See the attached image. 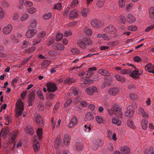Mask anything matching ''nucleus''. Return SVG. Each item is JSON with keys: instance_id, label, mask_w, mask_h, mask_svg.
Returning <instances> with one entry per match:
<instances>
[{"instance_id": "32", "label": "nucleus", "mask_w": 154, "mask_h": 154, "mask_svg": "<svg viewBox=\"0 0 154 154\" xmlns=\"http://www.w3.org/2000/svg\"><path fill=\"white\" fill-rule=\"evenodd\" d=\"M37 133L39 140H41L42 139V131L41 128H38L37 130Z\"/></svg>"}, {"instance_id": "53", "label": "nucleus", "mask_w": 154, "mask_h": 154, "mask_svg": "<svg viewBox=\"0 0 154 154\" xmlns=\"http://www.w3.org/2000/svg\"><path fill=\"white\" fill-rule=\"evenodd\" d=\"M78 4V1L77 0H73L72 2L70 7L72 8L77 7Z\"/></svg>"}, {"instance_id": "10", "label": "nucleus", "mask_w": 154, "mask_h": 154, "mask_svg": "<svg viewBox=\"0 0 154 154\" xmlns=\"http://www.w3.org/2000/svg\"><path fill=\"white\" fill-rule=\"evenodd\" d=\"M48 91L54 92L57 89L56 84L53 82H49L47 85Z\"/></svg>"}, {"instance_id": "1", "label": "nucleus", "mask_w": 154, "mask_h": 154, "mask_svg": "<svg viewBox=\"0 0 154 154\" xmlns=\"http://www.w3.org/2000/svg\"><path fill=\"white\" fill-rule=\"evenodd\" d=\"M92 43L91 41L90 38H84L79 39L77 41L78 45L82 49H85L87 45H90Z\"/></svg>"}, {"instance_id": "63", "label": "nucleus", "mask_w": 154, "mask_h": 154, "mask_svg": "<svg viewBox=\"0 0 154 154\" xmlns=\"http://www.w3.org/2000/svg\"><path fill=\"white\" fill-rule=\"evenodd\" d=\"M36 11V9L35 8L32 7L29 8L28 10V12L31 14L34 13Z\"/></svg>"}, {"instance_id": "41", "label": "nucleus", "mask_w": 154, "mask_h": 154, "mask_svg": "<svg viewBox=\"0 0 154 154\" xmlns=\"http://www.w3.org/2000/svg\"><path fill=\"white\" fill-rule=\"evenodd\" d=\"M24 0H19L20 5L18 7L19 9L23 11L24 10V8L23 7Z\"/></svg>"}, {"instance_id": "22", "label": "nucleus", "mask_w": 154, "mask_h": 154, "mask_svg": "<svg viewBox=\"0 0 154 154\" xmlns=\"http://www.w3.org/2000/svg\"><path fill=\"white\" fill-rule=\"evenodd\" d=\"M94 119V117L93 114L90 112H88L85 114L84 119L85 121H88L92 120Z\"/></svg>"}, {"instance_id": "48", "label": "nucleus", "mask_w": 154, "mask_h": 154, "mask_svg": "<svg viewBox=\"0 0 154 154\" xmlns=\"http://www.w3.org/2000/svg\"><path fill=\"white\" fill-rule=\"evenodd\" d=\"M112 123L117 124L119 126L121 124V121L119 119H113L112 121Z\"/></svg>"}, {"instance_id": "9", "label": "nucleus", "mask_w": 154, "mask_h": 154, "mask_svg": "<svg viewBox=\"0 0 154 154\" xmlns=\"http://www.w3.org/2000/svg\"><path fill=\"white\" fill-rule=\"evenodd\" d=\"M133 109L132 106L131 105L128 106L127 108L126 112L125 113V116L127 117L132 116L134 113Z\"/></svg>"}, {"instance_id": "29", "label": "nucleus", "mask_w": 154, "mask_h": 154, "mask_svg": "<svg viewBox=\"0 0 154 154\" xmlns=\"http://www.w3.org/2000/svg\"><path fill=\"white\" fill-rule=\"evenodd\" d=\"M141 126L143 129L146 130L147 128L148 122L145 119H143L141 121Z\"/></svg>"}, {"instance_id": "64", "label": "nucleus", "mask_w": 154, "mask_h": 154, "mask_svg": "<svg viewBox=\"0 0 154 154\" xmlns=\"http://www.w3.org/2000/svg\"><path fill=\"white\" fill-rule=\"evenodd\" d=\"M94 141L96 142V143L98 144L99 146H102L103 144V142H102V141L101 140L98 139Z\"/></svg>"}, {"instance_id": "7", "label": "nucleus", "mask_w": 154, "mask_h": 154, "mask_svg": "<svg viewBox=\"0 0 154 154\" xmlns=\"http://www.w3.org/2000/svg\"><path fill=\"white\" fill-rule=\"evenodd\" d=\"M34 116V121L39 126H42L43 125V120L40 115L36 114H35Z\"/></svg>"}, {"instance_id": "3", "label": "nucleus", "mask_w": 154, "mask_h": 154, "mask_svg": "<svg viewBox=\"0 0 154 154\" xmlns=\"http://www.w3.org/2000/svg\"><path fill=\"white\" fill-rule=\"evenodd\" d=\"M135 69L133 70L130 75V76L134 79L138 78L139 76L143 73V70L141 69H137L134 67Z\"/></svg>"}, {"instance_id": "8", "label": "nucleus", "mask_w": 154, "mask_h": 154, "mask_svg": "<svg viewBox=\"0 0 154 154\" xmlns=\"http://www.w3.org/2000/svg\"><path fill=\"white\" fill-rule=\"evenodd\" d=\"M86 92L89 95H92L95 93L98 92L97 88L94 86H93L86 88Z\"/></svg>"}, {"instance_id": "14", "label": "nucleus", "mask_w": 154, "mask_h": 154, "mask_svg": "<svg viewBox=\"0 0 154 154\" xmlns=\"http://www.w3.org/2000/svg\"><path fill=\"white\" fill-rule=\"evenodd\" d=\"M146 70L148 71L149 73L154 74V65L149 63L145 66Z\"/></svg>"}, {"instance_id": "15", "label": "nucleus", "mask_w": 154, "mask_h": 154, "mask_svg": "<svg viewBox=\"0 0 154 154\" xmlns=\"http://www.w3.org/2000/svg\"><path fill=\"white\" fill-rule=\"evenodd\" d=\"M52 48L54 49H57L58 51H62L64 48V45L60 43H57L56 44H54L52 46Z\"/></svg>"}, {"instance_id": "47", "label": "nucleus", "mask_w": 154, "mask_h": 154, "mask_svg": "<svg viewBox=\"0 0 154 154\" xmlns=\"http://www.w3.org/2000/svg\"><path fill=\"white\" fill-rule=\"evenodd\" d=\"M89 11V10L88 9L85 8L83 10L81 14L83 16L85 17L87 16Z\"/></svg>"}, {"instance_id": "27", "label": "nucleus", "mask_w": 154, "mask_h": 154, "mask_svg": "<svg viewBox=\"0 0 154 154\" xmlns=\"http://www.w3.org/2000/svg\"><path fill=\"white\" fill-rule=\"evenodd\" d=\"M40 145L38 142H37L36 143L34 141V144L33 145V148L35 152H36L39 150Z\"/></svg>"}, {"instance_id": "45", "label": "nucleus", "mask_w": 154, "mask_h": 154, "mask_svg": "<svg viewBox=\"0 0 154 154\" xmlns=\"http://www.w3.org/2000/svg\"><path fill=\"white\" fill-rule=\"evenodd\" d=\"M37 94L41 100H44V97L41 90H38L37 91Z\"/></svg>"}, {"instance_id": "2", "label": "nucleus", "mask_w": 154, "mask_h": 154, "mask_svg": "<svg viewBox=\"0 0 154 154\" xmlns=\"http://www.w3.org/2000/svg\"><path fill=\"white\" fill-rule=\"evenodd\" d=\"M24 109L23 104L21 100H18L16 103V117H18L21 114Z\"/></svg>"}, {"instance_id": "31", "label": "nucleus", "mask_w": 154, "mask_h": 154, "mask_svg": "<svg viewBox=\"0 0 154 154\" xmlns=\"http://www.w3.org/2000/svg\"><path fill=\"white\" fill-rule=\"evenodd\" d=\"M60 138V136H58L55 140L54 143V146L56 149H58L59 147V146Z\"/></svg>"}, {"instance_id": "50", "label": "nucleus", "mask_w": 154, "mask_h": 154, "mask_svg": "<svg viewBox=\"0 0 154 154\" xmlns=\"http://www.w3.org/2000/svg\"><path fill=\"white\" fill-rule=\"evenodd\" d=\"M24 5L26 7H31L33 5V4L32 2L30 1L26 0L25 2Z\"/></svg>"}, {"instance_id": "23", "label": "nucleus", "mask_w": 154, "mask_h": 154, "mask_svg": "<svg viewBox=\"0 0 154 154\" xmlns=\"http://www.w3.org/2000/svg\"><path fill=\"white\" fill-rule=\"evenodd\" d=\"M130 149L129 147L127 146H124L121 149V152L123 154H127L130 152Z\"/></svg>"}, {"instance_id": "38", "label": "nucleus", "mask_w": 154, "mask_h": 154, "mask_svg": "<svg viewBox=\"0 0 154 154\" xmlns=\"http://www.w3.org/2000/svg\"><path fill=\"white\" fill-rule=\"evenodd\" d=\"M52 16V14L51 13H49L44 14L42 16L44 19L45 20H47L50 19Z\"/></svg>"}, {"instance_id": "40", "label": "nucleus", "mask_w": 154, "mask_h": 154, "mask_svg": "<svg viewBox=\"0 0 154 154\" xmlns=\"http://www.w3.org/2000/svg\"><path fill=\"white\" fill-rule=\"evenodd\" d=\"M97 70V69L96 67H93L89 68L88 71L90 73V74H91V75H92L94 73V72L96 71Z\"/></svg>"}, {"instance_id": "39", "label": "nucleus", "mask_w": 154, "mask_h": 154, "mask_svg": "<svg viewBox=\"0 0 154 154\" xmlns=\"http://www.w3.org/2000/svg\"><path fill=\"white\" fill-rule=\"evenodd\" d=\"M91 146L92 149L94 150H96L99 147V146L97 144L96 142L94 140L92 142L91 145Z\"/></svg>"}, {"instance_id": "55", "label": "nucleus", "mask_w": 154, "mask_h": 154, "mask_svg": "<svg viewBox=\"0 0 154 154\" xmlns=\"http://www.w3.org/2000/svg\"><path fill=\"white\" fill-rule=\"evenodd\" d=\"M137 27L134 26H129L128 27V29L129 30L135 31L137 29Z\"/></svg>"}, {"instance_id": "6", "label": "nucleus", "mask_w": 154, "mask_h": 154, "mask_svg": "<svg viewBox=\"0 0 154 154\" xmlns=\"http://www.w3.org/2000/svg\"><path fill=\"white\" fill-rule=\"evenodd\" d=\"M103 31L105 32L109 33L111 34H114L117 32L116 29L112 25L105 27Z\"/></svg>"}, {"instance_id": "62", "label": "nucleus", "mask_w": 154, "mask_h": 154, "mask_svg": "<svg viewBox=\"0 0 154 154\" xmlns=\"http://www.w3.org/2000/svg\"><path fill=\"white\" fill-rule=\"evenodd\" d=\"M101 76L98 75H94L93 77V79L95 81H97L100 79Z\"/></svg>"}, {"instance_id": "13", "label": "nucleus", "mask_w": 154, "mask_h": 154, "mask_svg": "<svg viewBox=\"0 0 154 154\" xmlns=\"http://www.w3.org/2000/svg\"><path fill=\"white\" fill-rule=\"evenodd\" d=\"M12 26L10 24L4 27L3 32L4 35H8L10 33L12 29Z\"/></svg>"}, {"instance_id": "51", "label": "nucleus", "mask_w": 154, "mask_h": 154, "mask_svg": "<svg viewBox=\"0 0 154 154\" xmlns=\"http://www.w3.org/2000/svg\"><path fill=\"white\" fill-rule=\"evenodd\" d=\"M119 5L120 8H123L125 5V2L124 0H119Z\"/></svg>"}, {"instance_id": "43", "label": "nucleus", "mask_w": 154, "mask_h": 154, "mask_svg": "<svg viewBox=\"0 0 154 154\" xmlns=\"http://www.w3.org/2000/svg\"><path fill=\"white\" fill-rule=\"evenodd\" d=\"M105 1L99 0L97 3V6L99 8H102L103 6Z\"/></svg>"}, {"instance_id": "52", "label": "nucleus", "mask_w": 154, "mask_h": 154, "mask_svg": "<svg viewBox=\"0 0 154 154\" xmlns=\"http://www.w3.org/2000/svg\"><path fill=\"white\" fill-rule=\"evenodd\" d=\"M54 9H57L58 10H60L62 9V5L60 3H58L57 4L55 5L54 7Z\"/></svg>"}, {"instance_id": "30", "label": "nucleus", "mask_w": 154, "mask_h": 154, "mask_svg": "<svg viewBox=\"0 0 154 154\" xmlns=\"http://www.w3.org/2000/svg\"><path fill=\"white\" fill-rule=\"evenodd\" d=\"M46 35V33L45 31H41L37 34V37L40 39L44 38Z\"/></svg>"}, {"instance_id": "49", "label": "nucleus", "mask_w": 154, "mask_h": 154, "mask_svg": "<svg viewBox=\"0 0 154 154\" xmlns=\"http://www.w3.org/2000/svg\"><path fill=\"white\" fill-rule=\"evenodd\" d=\"M96 120L98 124H101L103 123V118L99 116H97L96 117Z\"/></svg>"}, {"instance_id": "17", "label": "nucleus", "mask_w": 154, "mask_h": 154, "mask_svg": "<svg viewBox=\"0 0 154 154\" xmlns=\"http://www.w3.org/2000/svg\"><path fill=\"white\" fill-rule=\"evenodd\" d=\"M98 73L101 75L108 76L110 75V73L107 70L103 69H100L98 70Z\"/></svg>"}, {"instance_id": "28", "label": "nucleus", "mask_w": 154, "mask_h": 154, "mask_svg": "<svg viewBox=\"0 0 154 154\" xmlns=\"http://www.w3.org/2000/svg\"><path fill=\"white\" fill-rule=\"evenodd\" d=\"M35 99V95L34 94H31L29 97L28 103L29 105L31 106L32 105V102Z\"/></svg>"}, {"instance_id": "12", "label": "nucleus", "mask_w": 154, "mask_h": 154, "mask_svg": "<svg viewBox=\"0 0 154 154\" xmlns=\"http://www.w3.org/2000/svg\"><path fill=\"white\" fill-rule=\"evenodd\" d=\"M91 23L93 27L95 28L101 27L103 24L101 21L97 19H94L91 20Z\"/></svg>"}, {"instance_id": "46", "label": "nucleus", "mask_w": 154, "mask_h": 154, "mask_svg": "<svg viewBox=\"0 0 154 154\" xmlns=\"http://www.w3.org/2000/svg\"><path fill=\"white\" fill-rule=\"evenodd\" d=\"M112 106V107L111 109H108L107 112L108 113L109 115L110 116H113L114 115V111L113 109Z\"/></svg>"}, {"instance_id": "59", "label": "nucleus", "mask_w": 154, "mask_h": 154, "mask_svg": "<svg viewBox=\"0 0 154 154\" xmlns=\"http://www.w3.org/2000/svg\"><path fill=\"white\" fill-rule=\"evenodd\" d=\"M78 88H73L72 89V94L75 96L78 94Z\"/></svg>"}, {"instance_id": "26", "label": "nucleus", "mask_w": 154, "mask_h": 154, "mask_svg": "<svg viewBox=\"0 0 154 154\" xmlns=\"http://www.w3.org/2000/svg\"><path fill=\"white\" fill-rule=\"evenodd\" d=\"M18 134L17 132H14L11 133V139L9 142L11 143H14V142Z\"/></svg>"}, {"instance_id": "57", "label": "nucleus", "mask_w": 154, "mask_h": 154, "mask_svg": "<svg viewBox=\"0 0 154 154\" xmlns=\"http://www.w3.org/2000/svg\"><path fill=\"white\" fill-rule=\"evenodd\" d=\"M71 51L74 54H80V51L79 50L75 48H72L71 49Z\"/></svg>"}, {"instance_id": "11", "label": "nucleus", "mask_w": 154, "mask_h": 154, "mask_svg": "<svg viewBox=\"0 0 154 154\" xmlns=\"http://www.w3.org/2000/svg\"><path fill=\"white\" fill-rule=\"evenodd\" d=\"M37 33V31L35 29H29L26 33V36L29 38H31Z\"/></svg>"}, {"instance_id": "60", "label": "nucleus", "mask_w": 154, "mask_h": 154, "mask_svg": "<svg viewBox=\"0 0 154 154\" xmlns=\"http://www.w3.org/2000/svg\"><path fill=\"white\" fill-rule=\"evenodd\" d=\"M85 33L88 35H91L92 33V31L91 29H87V28H85Z\"/></svg>"}, {"instance_id": "34", "label": "nucleus", "mask_w": 154, "mask_h": 154, "mask_svg": "<svg viewBox=\"0 0 154 154\" xmlns=\"http://www.w3.org/2000/svg\"><path fill=\"white\" fill-rule=\"evenodd\" d=\"M131 70L128 69H123L121 70L120 72L122 74L125 75L128 74L131 72Z\"/></svg>"}, {"instance_id": "16", "label": "nucleus", "mask_w": 154, "mask_h": 154, "mask_svg": "<svg viewBox=\"0 0 154 154\" xmlns=\"http://www.w3.org/2000/svg\"><path fill=\"white\" fill-rule=\"evenodd\" d=\"M119 91V90L116 88L113 87L111 88L108 91L109 94L110 95L115 96L117 94Z\"/></svg>"}, {"instance_id": "5", "label": "nucleus", "mask_w": 154, "mask_h": 154, "mask_svg": "<svg viewBox=\"0 0 154 154\" xmlns=\"http://www.w3.org/2000/svg\"><path fill=\"white\" fill-rule=\"evenodd\" d=\"M84 149L83 142L82 140L79 139L77 140L75 145V149L77 151H82Z\"/></svg>"}, {"instance_id": "20", "label": "nucleus", "mask_w": 154, "mask_h": 154, "mask_svg": "<svg viewBox=\"0 0 154 154\" xmlns=\"http://www.w3.org/2000/svg\"><path fill=\"white\" fill-rule=\"evenodd\" d=\"M78 119L75 116L70 121L69 124L68 126L69 128H72L75 125L78 123Z\"/></svg>"}, {"instance_id": "58", "label": "nucleus", "mask_w": 154, "mask_h": 154, "mask_svg": "<svg viewBox=\"0 0 154 154\" xmlns=\"http://www.w3.org/2000/svg\"><path fill=\"white\" fill-rule=\"evenodd\" d=\"M29 17V15L27 14H23L21 18V20L22 21H25L27 20Z\"/></svg>"}, {"instance_id": "33", "label": "nucleus", "mask_w": 154, "mask_h": 154, "mask_svg": "<svg viewBox=\"0 0 154 154\" xmlns=\"http://www.w3.org/2000/svg\"><path fill=\"white\" fill-rule=\"evenodd\" d=\"M63 141L65 145H68L69 142V138L68 135H65L64 136Z\"/></svg>"}, {"instance_id": "4", "label": "nucleus", "mask_w": 154, "mask_h": 154, "mask_svg": "<svg viewBox=\"0 0 154 154\" xmlns=\"http://www.w3.org/2000/svg\"><path fill=\"white\" fill-rule=\"evenodd\" d=\"M112 108L114 111V114L119 118L122 117V108L118 105L112 106Z\"/></svg>"}, {"instance_id": "21", "label": "nucleus", "mask_w": 154, "mask_h": 154, "mask_svg": "<svg viewBox=\"0 0 154 154\" xmlns=\"http://www.w3.org/2000/svg\"><path fill=\"white\" fill-rule=\"evenodd\" d=\"M127 21L130 23H132L136 20L135 17L132 14H129L127 17Z\"/></svg>"}, {"instance_id": "24", "label": "nucleus", "mask_w": 154, "mask_h": 154, "mask_svg": "<svg viewBox=\"0 0 154 154\" xmlns=\"http://www.w3.org/2000/svg\"><path fill=\"white\" fill-rule=\"evenodd\" d=\"M78 13L76 9H74L69 12V17L71 18H74L77 17L78 16Z\"/></svg>"}, {"instance_id": "36", "label": "nucleus", "mask_w": 154, "mask_h": 154, "mask_svg": "<svg viewBox=\"0 0 154 154\" xmlns=\"http://www.w3.org/2000/svg\"><path fill=\"white\" fill-rule=\"evenodd\" d=\"M42 41V39L37 37V38H35L33 39L32 41L33 45H36Z\"/></svg>"}, {"instance_id": "61", "label": "nucleus", "mask_w": 154, "mask_h": 154, "mask_svg": "<svg viewBox=\"0 0 154 154\" xmlns=\"http://www.w3.org/2000/svg\"><path fill=\"white\" fill-rule=\"evenodd\" d=\"M4 16V12L2 8L0 7V20L3 19Z\"/></svg>"}, {"instance_id": "44", "label": "nucleus", "mask_w": 154, "mask_h": 154, "mask_svg": "<svg viewBox=\"0 0 154 154\" xmlns=\"http://www.w3.org/2000/svg\"><path fill=\"white\" fill-rule=\"evenodd\" d=\"M37 107L40 111H43L44 110V104L41 101H39L37 106Z\"/></svg>"}, {"instance_id": "42", "label": "nucleus", "mask_w": 154, "mask_h": 154, "mask_svg": "<svg viewBox=\"0 0 154 154\" xmlns=\"http://www.w3.org/2000/svg\"><path fill=\"white\" fill-rule=\"evenodd\" d=\"M149 16L151 18H154V7H151L149 8Z\"/></svg>"}, {"instance_id": "37", "label": "nucleus", "mask_w": 154, "mask_h": 154, "mask_svg": "<svg viewBox=\"0 0 154 154\" xmlns=\"http://www.w3.org/2000/svg\"><path fill=\"white\" fill-rule=\"evenodd\" d=\"M63 37V35L61 33H57L56 36V40L57 41L61 40Z\"/></svg>"}, {"instance_id": "25", "label": "nucleus", "mask_w": 154, "mask_h": 154, "mask_svg": "<svg viewBox=\"0 0 154 154\" xmlns=\"http://www.w3.org/2000/svg\"><path fill=\"white\" fill-rule=\"evenodd\" d=\"M75 79L72 78H67L63 82L65 84H71L75 82Z\"/></svg>"}, {"instance_id": "56", "label": "nucleus", "mask_w": 154, "mask_h": 154, "mask_svg": "<svg viewBox=\"0 0 154 154\" xmlns=\"http://www.w3.org/2000/svg\"><path fill=\"white\" fill-rule=\"evenodd\" d=\"M133 60L134 61L136 62H140L142 60L141 58L137 56L134 57Z\"/></svg>"}, {"instance_id": "19", "label": "nucleus", "mask_w": 154, "mask_h": 154, "mask_svg": "<svg viewBox=\"0 0 154 154\" xmlns=\"http://www.w3.org/2000/svg\"><path fill=\"white\" fill-rule=\"evenodd\" d=\"M114 77L118 81L124 82L126 81L125 78L123 76L120 75L119 74H115L114 75Z\"/></svg>"}, {"instance_id": "54", "label": "nucleus", "mask_w": 154, "mask_h": 154, "mask_svg": "<svg viewBox=\"0 0 154 154\" xmlns=\"http://www.w3.org/2000/svg\"><path fill=\"white\" fill-rule=\"evenodd\" d=\"M26 132L30 135H32L34 133L33 129L31 127L29 128L26 131Z\"/></svg>"}, {"instance_id": "18", "label": "nucleus", "mask_w": 154, "mask_h": 154, "mask_svg": "<svg viewBox=\"0 0 154 154\" xmlns=\"http://www.w3.org/2000/svg\"><path fill=\"white\" fill-rule=\"evenodd\" d=\"M37 23V20L35 19H32L29 21V27L31 29L36 27Z\"/></svg>"}, {"instance_id": "35", "label": "nucleus", "mask_w": 154, "mask_h": 154, "mask_svg": "<svg viewBox=\"0 0 154 154\" xmlns=\"http://www.w3.org/2000/svg\"><path fill=\"white\" fill-rule=\"evenodd\" d=\"M50 62L49 60H46L43 62L42 63V67L43 68H45L48 66L50 64Z\"/></svg>"}]
</instances>
